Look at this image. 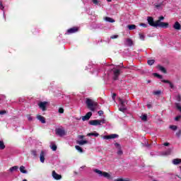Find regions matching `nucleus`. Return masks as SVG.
Returning <instances> with one entry per match:
<instances>
[{
    "label": "nucleus",
    "instance_id": "69168bd1",
    "mask_svg": "<svg viewBox=\"0 0 181 181\" xmlns=\"http://www.w3.org/2000/svg\"><path fill=\"white\" fill-rule=\"evenodd\" d=\"M2 5V1H0V6Z\"/></svg>",
    "mask_w": 181,
    "mask_h": 181
},
{
    "label": "nucleus",
    "instance_id": "c756f323",
    "mask_svg": "<svg viewBox=\"0 0 181 181\" xmlns=\"http://www.w3.org/2000/svg\"><path fill=\"white\" fill-rule=\"evenodd\" d=\"M148 66H153L155 64L154 59H149L147 61Z\"/></svg>",
    "mask_w": 181,
    "mask_h": 181
},
{
    "label": "nucleus",
    "instance_id": "9d476101",
    "mask_svg": "<svg viewBox=\"0 0 181 181\" xmlns=\"http://www.w3.org/2000/svg\"><path fill=\"white\" fill-rule=\"evenodd\" d=\"M161 81H162V83L169 84L170 88H171L172 90H175V85L173 84V83L170 82V81L163 79Z\"/></svg>",
    "mask_w": 181,
    "mask_h": 181
},
{
    "label": "nucleus",
    "instance_id": "37998d69",
    "mask_svg": "<svg viewBox=\"0 0 181 181\" xmlns=\"http://www.w3.org/2000/svg\"><path fill=\"white\" fill-rule=\"evenodd\" d=\"M58 112H59V114H64V109H63V107H59Z\"/></svg>",
    "mask_w": 181,
    "mask_h": 181
},
{
    "label": "nucleus",
    "instance_id": "603ef678",
    "mask_svg": "<svg viewBox=\"0 0 181 181\" xmlns=\"http://www.w3.org/2000/svg\"><path fill=\"white\" fill-rule=\"evenodd\" d=\"M181 135V130H179L177 133H176V136L179 138L180 137Z\"/></svg>",
    "mask_w": 181,
    "mask_h": 181
},
{
    "label": "nucleus",
    "instance_id": "72a5a7b5",
    "mask_svg": "<svg viewBox=\"0 0 181 181\" xmlns=\"http://www.w3.org/2000/svg\"><path fill=\"white\" fill-rule=\"evenodd\" d=\"M119 111H121L122 112H125V111H127V107L125 106H121L119 108Z\"/></svg>",
    "mask_w": 181,
    "mask_h": 181
},
{
    "label": "nucleus",
    "instance_id": "c9c22d12",
    "mask_svg": "<svg viewBox=\"0 0 181 181\" xmlns=\"http://www.w3.org/2000/svg\"><path fill=\"white\" fill-rule=\"evenodd\" d=\"M5 148V144L3 141H0V149L3 150Z\"/></svg>",
    "mask_w": 181,
    "mask_h": 181
},
{
    "label": "nucleus",
    "instance_id": "e2e57ef3",
    "mask_svg": "<svg viewBox=\"0 0 181 181\" xmlns=\"http://www.w3.org/2000/svg\"><path fill=\"white\" fill-rule=\"evenodd\" d=\"M115 97H117V94L113 93V95H112V98H115Z\"/></svg>",
    "mask_w": 181,
    "mask_h": 181
},
{
    "label": "nucleus",
    "instance_id": "cd10ccee",
    "mask_svg": "<svg viewBox=\"0 0 181 181\" xmlns=\"http://www.w3.org/2000/svg\"><path fill=\"white\" fill-rule=\"evenodd\" d=\"M127 43H128L129 46H132L134 45V42L131 38L127 40Z\"/></svg>",
    "mask_w": 181,
    "mask_h": 181
},
{
    "label": "nucleus",
    "instance_id": "de8ad7c7",
    "mask_svg": "<svg viewBox=\"0 0 181 181\" xmlns=\"http://www.w3.org/2000/svg\"><path fill=\"white\" fill-rule=\"evenodd\" d=\"M176 100L178 103H180L181 101V95H178L177 97H176Z\"/></svg>",
    "mask_w": 181,
    "mask_h": 181
},
{
    "label": "nucleus",
    "instance_id": "680f3d73",
    "mask_svg": "<svg viewBox=\"0 0 181 181\" xmlns=\"http://www.w3.org/2000/svg\"><path fill=\"white\" fill-rule=\"evenodd\" d=\"M170 144L168 142L164 143V146H169Z\"/></svg>",
    "mask_w": 181,
    "mask_h": 181
},
{
    "label": "nucleus",
    "instance_id": "6e6d98bb",
    "mask_svg": "<svg viewBox=\"0 0 181 181\" xmlns=\"http://www.w3.org/2000/svg\"><path fill=\"white\" fill-rule=\"evenodd\" d=\"M180 118H181V116H180V115H178V116H177V117L175 118V121H179V120L180 119Z\"/></svg>",
    "mask_w": 181,
    "mask_h": 181
},
{
    "label": "nucleus",
    "instance_id": "f704fd0d",
    "mask_svg": "<svg viewBox=\"0 0 181 181\" xmlns=\"http://www.w3.org/2000/svg\"><path fill=\"white\" fill-rule=\"evenodd\" d=\"M163 19H165V17H163V16H161L158 18V20H157V24L158 23H162V21H163Z\"/></svg>",
    "mask_w": 181,
    "mask_h": 181
},
{
    "label": "nucleus",
    "instance_id": "774afa93",
    "mask_svg": "<svg viewBox=\"0 0 181 181\" xmlns=\"http://www.w3.org/2000/svg\"><path fill=\"white\" fill-rule=\"evenodd\" d=\"M148 83H151V81H148Z\"/></svg>",
    "mask_w": 181,
    "mask_h": 181
},
{
    "label": "nucleus",
    "instance_id": "f3484780",
    "mask_svg": "<svg viewBox=\"0 0 181 181\" xmlns=\"http://www.w3.org/2000/svg\"><path fill=\"white\" fill-rule=\"evenodd\" d=\"M119 101L121 107H125V105H127V104H128V101H127L126 100L119 98Z\"/></svg>",
    "mask_w": 181,
    "mask_h": 181
},
{
    "label": "nucleus",
    "instance_id": "8fccbe9b",
    "mask_svg": "<svg viewBox=\"0 0 181 181\" xmlns=\"http://www.w3.org/2000/svg\"><path fill=\"white\" fill-rule=\"evenodd\" d=\"M92 2L94 5H98V0H92Z\"/></svg>",
    "mask_w": 181,
    "mask_h": 181
},
{
    "label": "nucleus",
    "instance_id": "49530a36",
    "mask_svg": "<svg viewBox=\"0 0 181 181\" xmlns=\"http://www.w3.org/2000/svg\"><path fill=\"white\" fill-rule=\"evenodd\" d=\"M160 90H156L153 92L154 95H159L160 94Z\"/></svg>",
    "mask_w": 181,
    "mask_h": 181
},
{
    "label": "nucleus",
    "instance_id": "4d7b16f0",
    "mask_svg": "<svg viewBox=\"0 0 181 181\" xmlns=\"http://www.w3.org/2000/svg\"><path fill=\"white\" fill-rule=\"evenodd\" d=\"M147 107L148 110H151V108H152V105L151 103L147 104Z\"/></svg>",
    "mask_w": 181,
    "mask_h": 181
},
{
    "label": "nucleus",
    "instance_id": "09e8293b",
    "mask_svg": "<svg viewBox=\"0 0 181 181\" xmlns=\"http://www.w3.org/2000/svg\"><path fill=\"white\" fill-rule=\"evenodd\" d=\"M115 146L116 148H117V149L121 148V145H120L119 144H118V143H115Z\"/></svg>",
    "mask_w": 181,
    "mask_h": 181
},
{
    "label": "nucleus",
    "instance_id": "864d4df0",
    "mask_svg": "<svg viewBox=\"0 0 181 181\" xmlns=\"http://www.w3.org/2000/svg\"><path fill=\"white\" fill-rule=\"evenodd\" d=\"M98 114L100 115V117H101V115H103V114H104V112L103 110H99L98 112Z\"/></svg>",
    "mask_w": 181,
    "mask_h": 181
},
{
    "label": "nucleus",
    "instance_id": "2f4dec72",
    "mask_svg": "<svg viewBox=\"0 0 181 181\" xmlns=\"http://www.w3.org/2000/svg\"><path fill=\"white\" fill-rule=\"evenodd\" d=\"M162 5H163V1H162L161 3H159L158 4H154V6L156 9H159V8H160V6H162Z\"/></svg>",
    "mask_w": 181,
    "mask_h": 181
},
{
    "label": "nucleus",
    "instance_id": "ddd939ff",
    "mask_svg": "<svg viewBox=\"0 0 181 181\" xmlns=\"http://www.w3.org/2000/svg\"><path fill=\"white\" fill-rule=\"evenodd\" d=\"M89 124L97 127V125H100V122L98 119L90 120L89 121Z\"/></svg>",
    "mask_w": 181,
    "mask_h": 181
},
{
    "label": "nucleus",
    "instance_id": "13d9d810",
    "mask_svg": "<svg viewBox=\"0 0 181 181\" xmlns=\"http://www.w3.org/2000/svg\"><path fill=\"white\" fill-rule=\"evenodd\" d=\"M100 125L101 124H105V119L100 120Z\"/></svg>",
    "mask_w": 181,
    "mask_h": 181
},
{
    "label": "nucleus",
    "instance_id": "4c0bfd02",
    "mask_svg": "<svg viewBox=\"0 0 181 181\" xmlns=\"http://www.w3.org/2000/svg\"><path fill=\"white\" fill-rule=\"evenodd\" d=\"M175 107H176L177 110H178V111H180V112H181L180 103H175Z\"/></svg>",
    "mask_w": 181,
    "mask_h": 181
},
{
    "label": "nucleus",
    "instance_id": "aec40b11",
    "mask_svg": "<svg viewBox=\"0 0 181 181\" xmlns=\"http://www.w3.org/2000/svg\"><path fill=\"white\" fill-rule=\"evenodd\" d=\"M158 69L160 70V71H162V73H164L165 74H166L167 71H166V69L160 65H158Z\"/></svg>",
    "mask_w": 181,
    "mask_h": 181
},
{
    "label": "nucleus",
    "instance_id": "052dcab7",
    "mask_svg": "<svg viewBox=\"0 0 181 181\" xmlns=\"http://www.w3.org/2000/svg\"><path fill=\"white\" fill-rule=\"evenodd\" d=\"M5 7H4V5H0V9H1V11H4Z\"/></svg>",
    "mask_w": 181,
    "mask_h": 181
},
{
    "label": "nucleus",
    "instance_id": "3c124183",
    "mask_svg": "<svg viewBox=\"0 0 181 181\" xmlns=\"http://www.w3.org/2000/svg\"><path fill=\"white\" fill-rule=\"evenodd\" d=\"M5 114H6V110H1L0 111V115H4Z\"/></svg>",
    "mask_w": 181,
    "mask_h": 181
},
{
    "label": "nucleus",
    "instance_id": "b1692460",
    "mask_svg": "<svg viewBox=\"0 0 181 181\" xmlns=\"http://www.w3.org/2000/svg\"><path fill=\"white\" fill-rule=\"evenodd\" d=\"M20 172H21V173H28V170L25 169V166L23 165L20 166Z\"/></svg>",
    "mask_w": 181,
    "mask_h": 181
},
{
    "label": "nucleus",
    "instance_id": "7ed1b4c3",
    "mask_svg": "<svg viewBox=\"0 0 181 181\" xmlns=\"http://www.w3.org/2000/svg\"><path fill=\"white\" fill-rule=\"evenodd\" d=\"M49 105V102H40L38 103V107L40 110H42V111H47V106Z\"/></svg>",
    "mask_w": 181,
    "mask_h": 181
},
{
    "label": "nucleus",
    "instance_id": "c85d7f7f",
    "mask_svg": "<svg viewBox=\"0 0 181 181\" xmlns=\"http://www.w3.org/2000/svg\"><path fill=\"white\" fill-rule=\"evenodd\" d=\"M31 155L33 156H34V158H37V151H36V150H32Z\"/></svg>",
    "mask_w": 181,
    "mask_h": 181
},
{
    "label": "nucleus",
    "instance_id": "4be33fe9",
    "mask_svg": "<svg viewBox=\"0 0 181 181\" xmlns=\"http://www.w3.org/2000/svg\"><path fill=\"white\" fill-rule=\"evenodd\" d=\"M127 28L129 30H134V29H136V25L132 24V25H128Z\"/></svg>",
    "mask_w": 181,
    "mask_h": 181
},
{
    "label": "nucleus",
    "instance_id": "1a4fd4ad",
    "mask_svg": "<svg viewBox=\"0 0 181 181\" xmlns=\"http://www.w3.org/2000/svg\"><path fill=\"white\" fill-rule=\"evenodd\" d=\"M92 115H93V112H88V113H86V115L85 116L82 117V120L83 121H88V119H90V118H91Z\"/></svg>",
    "mask_w": 181,
    "mask_h": 181
},
{
    "label": "nucleus",
    "instance_id": "6ab92c4d",
    "mask_svg": "<svg viewBox=\"0 0 181 181\" xmlns=\"http://www.w3.org/2000/svg\"><path fill=\"white\" fill-rule=\"evenodd\" d=\"M76 144H78V145H86V144H88V141L86 140H81V141H76Z\"/></svg>",
    "mask_w": 181,
    "mask_h": 181
},
{
    "label": "nucleus",
    "instance_id": "5701e85b",
    "mask_svg": "<svg viewBox=\"0 0 181 181\" xmlns=\"http://www.w3.org/2000/svg\"><path fill=\"white\" fill-rule=\"evenodd\" d=\"M171 153H172V151H163L161 153V155H163V156H168V155H170Z\"/></svg>",
    "mask_w": 181,
    "mask_h": 181
},
{
    "label": "nucleus",
    "instance_id": "0e129e2a",
    "mask_svg": "<svg viewBox=\"0 0 181 181\" xmlns=\"http://www.w3.org/2000/svg\"><path fill=\"white\" fill-rule=\"evenodd\" d=\"M112 0H107V2H112Z\"/></svg>",
    "mask_w": 181,
    "mask_h": 181
},
{
    "label": "nucleus",
    "instance_id": "9b49d317",
    "mask_svg": "<svg viewBox=\"0 0 181 181\" xmlns=\"http://www.w3.org/2000/svg\"><path fill=\"white\" fill-rule=\"evenodd\" d=\"M52 177L55 179V180H60L62 179V175L57 174L55 170L52 171Z\"/></svg>",
    "mask_w": 181,
    "mask_h": 181
},
{
    "label": "nucleus",
    "instance_id": "412c9836",
    "mask_svg": "<svg viewBox=\"0 0 181 181\" xmlns=\"http://www.w3.org/2000/svg\"><path fill=\"white\" fill-rule=\"evenodd\" d=\"M114 181H132V180L129 178H117Z\"/></svg>",
    "mask_w": 181,
    "mask_h": 181
},
{
    "label": "nucleus",
    "instance_id": "a878e982",
    "mask_svg": "<svg viewBox=\"0 0 181 181\" xmlns=\"http://www.w3.org/2000/svg\"><path fill=\"white\" fill-rule=\"evenodd\" d=\"M100 134L97 132H93V133H88L87 134V136H98Z\"/></svg>",
    "mask_w": 181,
    "mask_h": 181
},
{
    "label": "nucleus",
    "instance_id": "f03ea898",
    "mask_svg": "<svg viewBox=\"0 0 181 181\" xmlns=\"http://www.w3.org/2000/svg\"><path fill=\"white\" fill-rule=\"evenodd\" d=\"M94 172H95V173H97L98 175H99V176H101L103 177H105L106 179H108V180H111V179H112L110 173H108L107 172H103L98 169H95Z\"/></svg>",
    "mask_w": 181,
    "mask_h": 181
},
{
    "label": "nucleus",
    "instance_id": "e433bc0d",
    "mask_svg": "<svg viewBox=\"0 0 181 181\" xmlns=\"http://www.w3.org/2000/svg\"><path fill=\"white\" fill-rule=\"evenodd\" d=\"M139 36L141 40H145V35H144V33H139Z\"/></svg>",
    "mask_w": 181,
    "mask_h": 181
},
{
    "label": "nucleus",
    "instance_id": "2eb2a0df",
    "mask_svg": "<svg viewBox=\"0 0 181 181\" xmlns=\"http://www.w3.org/2000/svg\"><path fill=\"white\" fill-rule=\"evenodd\" d=\"M173 28L174 29H175V30H180L181 29V25L180 23H179V22L176 21L174 25H173Z\"/></svg>",
    "mask_w": 181,
    "mask_h": 181
},
{
    "label": "nucleus",
    "instance_id": "f257e3e1",
    "mask_svg": "<svg viewBox=\"0 0 181 181\" xmlns=\"http://www.w3.org/2000/svg\"><path fill=\"white\" fill-rule=\"evenodd\" d=\"M86 104L90 111H95V107L98 105L97 103H94V101L90 98H86Z\"/></svg>",
    "mask_w": 181,
    "mask_h": 181
},
{
    "label": "nucleus",
    "instance_id": "473e14b6",
    "mask_svg": "<svg viewBox=\"0 0 181 181\" xmlns=\"http://www.w3.org/2000/svg\"><path fill=\"white\" fill-rule=\"evenodd\" d=\"M153 76H154V77H157L158 78H160V79L163 78V76H162V75H160L158 73H154Z\"/></svg>",
    "mask_w": 181,
    "mask_h": 181
},
{
    "label": "nucleus",
    "instance_id": "4468645a",
    "mask_svg": "<svg viewBox=\"0 0 181 181\" xmlns=\"http://www.w3.org/2000/svg\"><path fill=\"white\" fill-rule=\"evenodd\" d=\"M115 138H118V134H110L108 136H104L103 139H114Z\"/></svg>",
    "mask_w": 181,
    "mask_h": 181
},
{
    "label": "nucleus",
    "instance_id": "0eeeda50",
    "mask_svg": "<svg viewBox=\"0 0 181 181\" xmlns=\"http://www.w3.org/2000/svg\"><path fill=\"white\" fill-rule=\"evenodd\" d=\"M157 28H162L163 29H168L169 28V23H158L157 24Z\"/></svg>",
    "mask_w": 181,
    "mask_h": 181
},
{
    "label": "nucleus",
    "instance_id": "39448f33",
    "mask_svg": "<svg viewBox=\"0 0 181 181\" xmlns=\"http://www.w3.org/2000/svg\"><path fill=\"white\" fill-rule=\"evenodd\" d=\"M121 74V70L113 69V80L117 81Z\"/></svg>",
    "mask_w": 181,
    "mask_h": 181
},
{
    "label": "nucleus",
    "instance_id": "338daca9",
    "mask_svg": "<svg viewBox=\"0 0 181 181\" xmlns=\"http://www.w3.org/2000/svg\"><path fill=\"white\" fill-rule=\"evenodd\" d=\"M23 181H28V180L25 179V180H23Z\"/></svg>",
    "mask_w": 181,
    "mask_h": 181
},
{
    "label": "nucleus",
    "instance_id": "20e7f679",
    "mask_svg": "<svg viewBox=\"0 0 181 181\" xmlns=\"http://www.w3.org/2000/svg\"><path fill=\"white\" fill-rule=\"evenodd\" d=\"M147 21L150 26H153V28H158V23L157 21H153V17L148 16Z\"/></svg>",
    "mask_w": 181,
    "mask_h": 181
},
{
    "label": "nucleus",
    "instance_id": "ea45409f",
    "mask_svg": "<svg viewBox=\"0 0 181 181\" xmlns=\"http://www.w3.org/2000/svg\"><path fill=\"white\" fill-rule=\"evenodd\" d=\"M51 149L54 151H57V146H56V144H52L51 146Z\"/></svg>",
    "mask_w": 181,
    "mask_h": 181
},
{
    "label": "nucleus",
    "instance_id": "dca6fc26",
    "mask_svg": "<svg viewBox=\"0 0 181 181\" xmlns=\"http://www.w3.org/2000/svg\"><path fill=\"white\" fill-rule=\"evenodd\" d=\"M40 160L42 163H45V151H41L40 155Z\"/></svg>",
    "mask_w": 181,
    "mask_h": 181
},
{
    "label": "nucleus",
    "instance_id": "c03bdc74",
    "mask_svg": "<svg viewBox=\"0 0 181 181\" xmlns=\"http://www.w3.org/2000/svg\"><path fill=\"white\" fill-rule=\"evenodd\" d=\"M139 26H142V28H148V24L144 23H141L139 24Z\"/></svg>",
    "mask_w": 181,
    "mask_h": 181
},
{
    "label": "nucleus",
    "instance_id": "a19ab883",
    "mask_svg": "<svg viewBox=\"0 0 181 181\" xmlns=\"http://www.w3.org/2000/svg\"><path fill=\"white\" fill-rule=\"evenodd\" d=\"M170 129H173V131H176V129H177V126H176V125H170Z\"/></svg>",
    "mask_w": 181,
    "mask_h": 181
},
{
    "label": "nucleus",
    "instance_id": "f8f14e48",
    "mask_svg": "<svg viewBox=\"0 0 181 181\" xmlns=\"http://www.w3.org/2000/svg\"><path fill=\"white\" fill-rule=\"evenodd\" d=\"M37 119H38V121L42 124H46V118L40 115H37Z\"/></svg>",
    "mask_w": 181,
    "mask_h": 181
},
{
    "label": "nucleus",
    "instance_id": "a211bd4d",
    "mask_svg": "<svg viewBox=\"0 0 181 181\" xmlns=\"http://www.w3.org/2000/svg\"><path fill=\"white\" fill-rule=\"evenodd\" d=\"M173 165H180L181 159L180 158H175L173 160Z\"/></svg>",
    "mask_w": 181,
    "mask_h": 181
},
{
    "label": "nucleus",
    "instance_id": "7c9ffc66",
    "mask_svg": "<svg viewBox=\"0 0 181 181\" xmlns=\"http://www.w3.org/2000/svg\"><path fill=\"white\" fill-rule=\"evenodd\" d=\"M141 119H142V121H148V115H142L141 116Z\"/></svg>",
    "mask_w": 181,
    "mask_h": 181
},
{
    "label": "nucleus",
    "instance_id": "bf43d9fd",
    "mask_svg": "<svg viewBox=\"0 0 181 181\" xmlns=\"http://www.w3.org/2000/svg\"><path fill=\"white\" fill-rule=\"evenodd\" d=\"M78 138H79V139H84V136H83V135H79V136H78Z\"/></svg>",
    "mask_w": 181,
    "mask_h": 181
},
{
    "label": "nucleus",
    "instance_id": "bb28decb",
    "mask_svg": "<svg viewBox=\"0 0 181 181\" xmlns=\"http://www.w3.org/2000/svg\"><path fill=\"white\" fill-rule=\"evenodd\" d=\"M19 169V166L15 165L13 167H11L9 170L10 172H15V170H18Z\"/></svg>",
    "mask_w": 181,
    "mask_h": 181
},
{
    "label": "nucleus",
    "instance_id": "5fc2aeb1",
    "mask_svg": "<svg viewBox=\"0 0 181 181\" xmlns=\"http://www.w3.org/2000/svg\"><path fill=\"white\" fill-rule=\"evenodd\" d=\"M117 38H118V35H112V36L110 37V39H117Z\"/></svg>",
    "mask_w": 181,
    "mask_h": 181
},
{
    "label": "nucleus",
    "instance_id": "79ce46f5",
    "mask_svg": "<svg viewBox=\"0 0 181 181\" xmlns=\"http://www.w3.org/2000/svg\"><path fill=\"white\" fill-rule=\"evenodd\" d=\"M75 148L79 152L83 153V148L81 147H80V146H76Z\"/></svg>",
    "mask_w": 181,
    "mask_h": 181
},
{
    "label": "nucleus",
    "instance_id": "393cba45",
    "mask_svg": "<svg viewBox=\"0 0 181 181\" xmlns=\"http://www.w3.org/2000/svg\"><path fill=\"white\" fill-rule=\"evenodd\" d=\"M106 22H110V23H114L115 22V20L110 18V17H105Z\"/></svg>",
    "mask_w": 181,
    "mask_h": 181
},
{
    "label": "nucleus",
    "instance_id": "a18cd8bd",
    "mask_svg": "<svg viewBox=\"0 0 181 181\" xmlns=\"http://www.w3.org/2000/svg\"><path fill=\"white\" fill-rule=\"evenodd\" d=\"M27 118L28 121H33V117L30 115H27Z\"/></svg>",
    "mask_w": 181,
    "mask_h": 181
},
{
    "label": "nucleus",
    "instance_id": "6e6552de",
    "mask_svg": "<svg viewBox=\"0 0 181 181\" xmlns=\"http://www.w3.org/2000/svg\"><path fill=\"white\" fill-rule=\"evenodd\" d=\"M77 32H78V27H73L67 30V33L69 35H71V33H76Z\"/></svg>",
    "mask_w": 181,
    "mask_h": 181
},
{
    "label": "nucleus",
    "instance_id": "58836bf2",
    "mask_svg": "<svg viewBox=\"0 0 181 181\" xmlns=\"http://www.w3.org/2000/svg\"><path fill=\"white\" fill-rule=\"evenodd\" d=\"M117 155L119 156H121L122 155H123L124 152L122 151V150L120 148H118V151L117 152Z\"/></svg>",
    "mask_w": 181,
    "mask_h": 181
},
{
    "label": "nucleus",
    "instance_id": "423d86ee",
    "mask_svg": "<svg viewBox=\"0 0 181 181\" xmlns=\"http://www.w3.org/2000/svg\"><path fill=\"white\" fill-rule=\"evenodd\" d=\"M56 135H59V136H64L66 135V130L64 129L57 128L55 129Z\"/></svg>",
    "mask_w": 181,
    "mask_h": 181
}]
</instances>
